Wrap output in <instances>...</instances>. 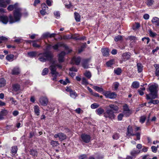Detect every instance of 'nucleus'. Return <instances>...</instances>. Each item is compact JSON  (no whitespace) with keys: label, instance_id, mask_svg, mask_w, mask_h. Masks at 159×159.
Returning a JSON list of instances; mask_svg holds the SVG:
<instances>
[{"label":"nucleus","instance_id":"nucleus-19","mask_svg":"<svg viewBox=\"0 0 159 159\" xmlns=\"http://www.w3.org/2000/svg\"><path fill=\"white\" fill-rule=\"evenodd\" d=\"M34 111L35 114L38 116L40 114V108L38 105H35L34 107Z\"/></svg>","mask_w":159,"mask_h":159},{"label":"nucleus","instance_id":"nucleus-41","mask_svg":"<svg viewBox=\"0 0 159 159\" xmlns=\"http://www.w3.org/2000/svg\"><path fill=\"white\" fill-rule=\"evenodd\" d=\"M123 114L126 117L129 116L131 114V112L130 110L127 111H123Z\"/></svg>","mask_w":159,"mask_h":159},{"label":"nucleus","instance_id":"nucleus-10","mask_svg":"<svg viewBox=\"0 0 159 159\" xmlns=\"http://www.w3.org/2000/svg\"><path fill=\"white\" fill-rule=\"evenodd\" d=\"M54 137L55 138L59 137V139L61 141L66 139V135L62 133H60L57 134H55L54 135Z\"/></svg>","mask_w":159,"mask_h":159},{"label":"nucleus","instance_id":"nucleus-38","mask_svg":"<svg viewBox=\"0 0 159 159\" xmlns=\"http://www.w3.org/2000/svg\"><path fill=\"white\" fill-rule=\"evenodd\" d=\"M82 84L85 85H87L88 84L87 80L85 78L83 77L82 78Z\"/></svg>","mask_w":159,"mask_h":159},{"label":"nucleus","instance_id":"nucleus-55","mask_svg":"<svg viewBox=\"0 0 159 159\" xmlns=\"http://www.w3.org/2000/svg\"><path fill=\"white\" fill-rule=\"evenodd\" d=\"M7 6V5L3 2V0H0V7H6Z\"/></svg>","mask_w":159,"mask_h":159},{"label":"nucleus","instance_id":"nucleus-40","mask_svg":"<svg viewBox=\"0 0 159 159\" xmlns=\"http://www.w3.org/2000/svg\"><path fill=\"white\" fill-rule=\"evenodd\" d=\"M99 106V105L96 103H94L92 104L91 105V107L92 109H94L98 108Z\"/></svg>","mask_w":159,"mask_h":159},{"label":"nucleus","instance_id":"nucleus-21","mask_svg":"<svg viewBox=\"0 0 159 159\" xmlns=\"http://www.w3.org/2000/svg\"><path fill=\"white\" fill-rule=\"evenodd\" d=\"M20 73V70L18 67H15L12 70L11 74L12 75H18Z\"/></svg>","mask_w":159,"mask_h":159},{"label":"nucleus","instance_id":"nucleus-63","mask_svg":"<svg viewBox=\"0 0 159 159\" xmlns=\"http://www.w3.org/2000/svg\"><path fill=\"white\" fill-rule=\"evenodd\" d=\"M32 45L33 47L35 48H39L40 47V45L37 44L35 41H33Z\"/></svg>","mask_w":159,"mask_h":159},{"label":"nucleus","instance_id":"nucleus-6","mask_svg":"<svg viewBox=\"0 0 159 159\" xmlns=\"http://www.w3.org/2000/svg\"><path fill=\"white\" fill-rule=\"evenodd\" d=\"M81 140L86 143H89L91 138L90 135L85 134H81Z\"/></svg>","mask_w":159,"mask_h":159},{"label":"nucleus","instance_id":"nucleus-60","mask_svg":"<svg viewBox=\"0 0 159 159\" xmlns=\"http://www.w3.org/2000/svg\"><path fill=\"white\" fill-rule=\"evenodd\" d=\"M123 111H127L128 110H130L127 104H125L123 106Z\"/></svg>","mask_w":159,"mask_h":159},{"label":"nucleus","instance_id":"nucleus-3","mask_svg":"<svg viewBox=\"0 0 159 159\" xmlns=\"http://www.w3.org/2000/svg\"><path fill=\"white\" fill-rule=\"evenodd\" d=\"M39 59L41 62H45L46 61H49L52 63L55 62L56 64L55 61L52 60L53 57V54L50 52H46L43 53H39Z\"/></svg>","mask_w":159,"mask_h":159},{"label":"nucleus","instance_id":"nucleus-24","mask_svg":"<svg viewBox=\"0 0 159 159\" xmlns=\"http://www.w3.org/2000/svg\"><path fill=\"white\" fill-rule=\"evenodd\" d=\"M140 27V24L138 22L135 23L133 25L132 29L134 30H138Z\"/></svg>","mask_w":159,"mask_h":159},{"label":"nucleus","instance_id":"nucleus-36","mask_svg":"<svg viewBox=\"0 0 159 159\" xmlns=\"http://www.w3.org/2000/svg\"><path fill=\"white\" fill-rule=\"evenodd\" d=\"M115 63V61L114 59H111L106 63V65L108 66H111Z\"/></svg>","mask_w":159,"mask_h":159},{"label":"nucleus","instance_id":"nucleus-14","mask_svg":"<svg viewBox=\"0 0 159 159\" xmlns=\"http://www.w3.org/2000/svg\"><path fill=\"white\" fill-rule=\"evenodd\" d=\"M133 133V129L132 127L131 126H129L127 128V131L126 133V135L130 136H134Z\"/></svg>","mask_w":159,"mask_h":159},{"label":"nucleus","instance_id":"nucleus-49","mask_svg":"<svg viewBox=\"0 0 159 159\" xmlns=\"http://www.w3.org/2000/svg\"><path fill=\"white\" fill-rule=\"evenodd\" d=\"M158 20L159 18L158 17H155L153 18L152 20V21L153 23H154L156 25Z\"/></svg>","mask_w":159,"mask_h":159},{"label":"nucleus","instance_id":"nucleus-45","mask_svg":"<svg viewBox=\"0 0 159 159\" xmlns=\"http://www.w3.org/2000/svg\"><path fill=\"white\" fill-rule=\"evenodd\" d=\"M28 54L30 57H33L35 56L36 55V52H28Z\"/></svg>","mask_w":159,"mask_h":159},{"label":"nucleus","instance_id":"nucleus-57","mask_svg":"<svg viewBox=\"0 0 159 159\" xmlns=\"http://www.w3.org/2000/svg\"><path fill=\"white\" fill-rule=\"evenodd\" d=\"M48 37H49V33H46L43 34L41 39Z\"/></svg>","mask_w":159,"mask_h":159},{"label":"nucleus","instance_id":"nucleus-56","mask_svg":"<svg viewBox=\"0 0 159 159\" xmlns=\"http://www.w3.org/2000/svg\"><path fill=\"white\" fill-rule=\"evenodd\" d=\"M10 100L11 101V103L15 105H16L17 102L16 100H15L13 98H11Z\"/></svg>","mask_w":159,"mask_h":159},{"label":"nucleus","instance_id":"nucleus-47","mask_svg":"<svg viewBox=\"0 0 159 159\" xmlns=\"http://www.w3.org/2000/svg\"><path fill=\"white\" fill-rule=\"evenodd\" d=\"M146 119V117L145 116H143L140 117L139 121L141 123H143Z\"/></svg>","mask_w":159,"mask_h":159},{"label":"nucleus","instance_id":"nucleus-29","mask_svg":"<svg viewBox=\"0 0 159 159\" xmlns=\"http://www.w3.org/2000/svg\"><path fill=\"white\" fill-rule=\"evenodd\" d=\"M17 149L18 148L16 146H14L12 147L11 153L12 155H15L17 153Z\"/></svg>","mask_w":159,"mask_h":159},{"label":"nucleus","instance_id":"nucleus-17","mask_svg":"<svg viewBox=\"0 0 159 159\" xmlns=\"http://www.w3.org/2000/svg\"><path fill=\"white\" fill-rule=\"evenodd\" d=\"M122 59L125 61L129 59L130 57V53L125 52L122 55Z\"/></svg>","mask_w":159,"mask_h":159},{"label":"nucleus","instance_id":"nucleus-15","mask_svg":"<svg viewBox=\"0 0 159 159\" xmlns=\"http://www.w3.org/2000/svg\"><path fill=\"white\" fill-rule=\"evenodd\" d=\"M66 55L65 52H62L58 55V61L60 62H61L64 61V57Z\"/></svg>","mask_w":159,"mask_h":159},{"label":"nucleus","instance_id":"nucleus-39","mask_svg":"<svg viewBox=\"0 0 159 159\" xmlns=\"http://www.w3.org/2000/svg\"><path fill=\"white\" fill-rule=\"evenodd\" d=\"M51 144L54 147L57 146L59 144L58 141L53 140L51 141Z\"/></svg>","mask_w":159,"mask_h":159},{"label":"nucleus","instance_id":"nucleus-16","mask_svg":"<svg viewBox=\"0 0 159 159\" xmlns=\"http://www.w3.org/2000/svg\"><path fill=\"white\" fill-rule=\"evenodd\" d=\"M90 60V58L86 59H83L82 61V65L85 68H87L88 67V62Z\"/></svg>","mask_w":159,"mask_h":159},{"label":"nucleus","instance_id":"nucleus-42","mask_svg":"<svg viewBox=\"0 0 159 159\" xmlns=\"http://www.w3.org/2000/svg\"><path fill=\"white\" fill-rule=\"evenodd\" d=\"M8 111L7 110H3L1 111L0 113L3 116H6L8 113Z\"/></svg>","mask_w":159,"mask_h":159},{"label":"nucleus","instance_id":"nucleus-35","mask_svg":"<svg viewBox=\"0 0 159 159\" xmlns=\"http://www.w3.org/2000/svg\"><path fill=\"white\" fill-rule=\"evenodd\" d=\"M6 84V81L3 78L0 79V87L4 86Z\"/></svg>","mask_w":159,"mask_h":159},{"label":"nucleus","instance_id":"nucleus-13","mask_svg":"<svg viewBox=\"0 0 159 159\" xmlns=\"http://www.w3.org/2000/svg\"><path fill=\"white\" fill-rule=\"evenodd\" d=\"M81 61V58L80 57H74L72 59V62L76 65H79Z\"/></svg>","mask_w":159,"mask_h":159},{"label":"nucleus","instance_id":"nucleus-9","mask_svg":"<svg viewBox=\"0 0 159 159\" xmlns=\"http://www.w3.org/2000/svg\"><path fill=\"white\" fill-rule=\"evenodd\" d=\"M42 10L40 11L41 15L43 16L45 15L48 12V7L45 3H43L41 5Z\"/></svg>","mask_w":159,"mask_h":159},{"label":"nucleus","instance_id":"nucleus-53","mask_svg":"<svg viewBox=\"0 0 159 159\" xmlns=\"http://www.w3.org/2000/svg\"><path fill=\"white\" fill-rule=\"evenodd\" d=\"M122 37L121 36L118 35L115 37L114 39L115 41L117 42L121 40L122 39Z\"/></svg>","mask_w":159,"mask_h":159},{"label":"nucleus","instance_id":"nucleus-4","mask_svg":"<svg viewBox=\"0 0 159 159\" xmlns=\"http://www.w3.org/2000/svg\"><path fill=\"white\" fill-rule=\"evenodd\" d=\"M58 66L60 68H61L62 66L61 65L55 64L54 62L49 67V69L51 71V73L52 75L53 78H52V80L53 81H56V77L58 75V73L56 71V67Z\"/></svg>","mask_w":159,"mask_h":159},{"label":"nucleus","instance_id":"nucleus-54","mask_svg":"<svg viewBox=\"0 0 159 159\" xmlns=\"http://www.w3.org/2000/svg\"><path fill=\"white\" fill-rule=\"evenodd\" d=\"M134 135H135L137 137V139H135V140H139L140 139V133L139 132L137 133L136 134H134Z\"/></svg>","mask_w":159,"mask_h":159},{"label":"nucleus","instance_id":"nucleus-58","mask_svg":"<svg viewBox=\"0 0 159 159\" xmlns=\"http://www.w3.org/2000/svg\"><path fill=\"white\" fill-rule=\"evenodd\" d=\"M54 15L56 17V18L58 19L60 17V14L59 12L58 11H56L54 12Z\"/></svg>","mask_w":159,"mask_h":159},{"label":"nucleus","instance_id":"nucleus-44","mask_svg":"<svg viewBox=\"0 0 159 159\" xmlns=\"http://www.w3.org/2000/svg\"><path fill=\"white\" fill-rule=\"evenodd\" d=\"M154 0H148L147 2V4L148 6H151L153 4Z\"/></svg>","mask_w":159,"mask_h":159},{"label":"nucleus","instance_id":"nucleus-52","mask_svg":"<svg viewBox=\"0 0 159 159\" xmlns=\"http://www.w3.org/2000/svg\"><path fill=\"white\" fill-rule=\"evenodd\" d=\"M70 95L72 98H75L77 96L76 92H73V91H72V92L70 93Z\"/></svg>","mask_w":159,"mask_h":159},{"label":"nucleus","instance_id":"nucleus-61","mask_svg":"<svg viewBox=\"0 0 159 159\" xmlns=\"http://www.w3.org/2000/svg\"><path fill=\"white\" fill-rule=\"evenodd\" d=\"M124 115L123 113L120 114L118 116L117 118L119 120H121Z\"/></svg>","mask_w":159,"mask_h":159},{"label":"nucleus","instance_id":"nucleus-26","mask_svg":"<svg viewBox=\"0 0 159 159\" xmlns=\"http://www.w3.org/2000/svg\"><path fill=\"white\" fill-rule=\"evenodd\" d=\"M63 2L65 5L66 7L67 8H70L71 6V4L69 0H63Z\"/></svg>","mask_w":159,"mask_h":159},{"label":"nucleus","instance_id":"nucleus-28","mask_svg":"<svg viewBox=\"0 0 159 159\" xmlns=\"http://www.w3.org/2000/svg\"><path fill=\"white\" fill-rule=\"evenodd\" d=\"M30 154L33 157H37L38 155V152L37 151L34 149H31L30 150Z\"/></svg>","mask_w":159,"mask_h":159},{"label":"nucleus","instance_id":"nucleus-51","mask_svg":"<svg viewBox=\"0 0 159 159\" xmlns=\"http://www.w3.org/2000/svg\"><path fill=\"white\" fill-rule=\"evenodd\" d=\"M149 33L150 35L153 37H154L156 36L157 35L156 33L152 32L151 30L149 31Z\"/></svg>","mask_w":159,"mask_h":159},{"label":"nucleus","instance_id":"nucleus-33","mask_svg":"<svg viewBox=\"0 0 159 159\" xmlns=\"http://www.w3.org/2000/svg\"><path fill=\"white\" fill-rule=\"evenodd\" d=\"M75 18L76 21L77 22H79L80 21V16L77 12L74 13Z\"/></svg>","mask_w":159,"mask_h":159},{"label":"nucleus","instance_id":"nucleus-11","mask_svg":"<svg viewBox=\"0 0 159 159\" xmlns=\"http://www.w3.org/2000/svg\"><path fill=\"white\" fill-rule=\"evenodd\" d=\"M39 102L40 104L43 106H46L48 104V100L47 98L45 97H41L39 99Z\"/></svg>","mask_w":159,"mask_h":159},{"label":"nucleus","instance_id":"nucleus-43","mask_svg":"<svg viewBox=\"0 0 159 159\" xmlns=\"http://www.w3.org/2000/svg\"><path fill=\"white\" fill-rule=\"evenodd\" d=\"M84 75L88 79L90 78L91 77V74L89 71H87L84 73Z\"/></svg>","mask_w":159,"mask_h":159},{"label":"nucleus","instance_id":"nucleus-31","mask_svg":"<svg viewBox=\"0 0 159 159\" xmlns=\"http://www.w3.org/2000/svg\"><path fill=\"white\" fill-rule=\"evenodd\" d=\"M137 66L138 72H141L143 70V66L141 63H139L137 64Z\"/></svg>","mask_w":159,"mask_h":159},{"label":"nucleus","instance_id":"nucleus-30","mask_svg":"<svg viewBox=\"0 0 159 159\" xmlns=\"http://www.w3.org/2000/svg\"><path fill=\"white\" fill-rule=\"evenodd\" d=\"M14 56L12 54H10L7 56L6 57V59L7 60L9 61H13Z\"/></svg>","mask_w":159,"mask_h":159},{"label":"nucleus","instance_id":"nucleus-12","mask_svg":"<svg viewBox=\"0 0 159 159\" xmlns=\"http://www.w3.org/2000/svg\"><path fill=\"white\" fill-rule=\"evenodd\" d=\"M9 21L8 17L5 15L0 16V22L4 24H7Z\"/></svg>","mask_w":159,"mask_h":159},{"label":"nucleus","instance_id":"nucleus-50","mask_svg":"<svg viewBox=\"0 0 159 159\" xmlns=\"http://www.w3.org/2000/svg\"><path fill=\"white\" fill-rule=\"evenodd\" d=\"M48 72V69L47 68H45L43 70L42 72V75H45L47 74Z\"/></svg>","mask_w":159,"mask_h":159},{"label":"nucleus","instance_id":"nucleus-37","mask_svg":"<svg viewBox=\"0 0 159 159\" xmlns=\"http://www.w3.org/2000/svg\"><path fill=\"white\" fill-rule=\"evenodd\" d=\"M109 107L111 109L113 110L116 111L118 110V107L116 105L110 104L109 105Z\"/></svg>","mask_w":159,"mask_h":159},{"label":"nucleus","instance_id":"nucleus-23","mask_svg":"<svg viewBox=\"0 0 159 159\" xmlns=\"http://www.w3.org/2000/svg\"><path fill=\"white\" fill-rule=\"evenodd\" d=\"M104 110L101 107L99 108L96 110V113L99 115H102L104 112Z\"/></svg>","mask_w":159,"mask_h":159},{"label":"nucleus","instance_id":"nucleus-59","mask_svg":"<svg viewBox=\"0 0 159 159\" xmlns=\"http://www.w3.org/2000/svg\"><path fill=\"white\" fill-rule=\"evenodd\" d=\"M119 137V134H118L116 133L115 134L112 136L113 138L114 139H117Z\"/></svg>","mask_w":159,"mask_h":159},{"label":"nucleus","instance_id":"nucleus-8","mask_svg":"<svg viewBox=\"0 0 159 159\" xmlns=\"http://www.w3.org/2000/svg\"><path fill=\"white\" fill-rule=\"evenodd\" d=\"M61 46H63L64 47L66 50H68V52H70L71 51V50L69 49L68 47L67 46L61 43H58L52 46V47L54 49L57 50L58 47Z\"/></svg>","mask_w":159,"mask_h":159},{"label":"nucleus","instance_id":"nucleus-20","mask_svg":"<svg viewBox=\"0 0 159 159\" xmlns=\"http://www.w3.org/2000/svg\"><path fill=\"white\" fill-rule=\"evenodd\" d=\"M101 51L104 56L107 57L108 56L109 53L108 49L107 48H102Z\"/></svg>","mask_w":159,"mask_h":159},{"label":"nucleus","instance_id":"nucleus-64","mask_svg":"<svg viewBox=\"0 0 159 159\" xmlns=\"http://www.w3.org/2000/svg\"><path fill=\"white\" fill-rule=\"evenodd\" d=\"M79 159H87V157L86 155H83L80 157Z\"/></svg>","mask_w":159,"mask_h":159},{"label":"nucleus","instance_id":"nucleus-7","mask_svg":"<svg viewBox=\"0 0 159 159\" xmlns=\"http://www.w3.org/2000/svg\"><path fill=\"white\" fill-rule=\"evenodd\" d=\"M103 94L106 98L110 99L115 98L117 96L116 94L114 92H111L109 91H106L103 93Z\"/></svg>","mask_w":159,"mask_h":159},{"label":"nucleus","instance_id":"nucleus-1","mask_svg":"<svg viewBox=\"0 0 159 159\" xmlns=\"http://www.w3.org/2000/svg\"><path fill=\"white\" fill-rule=\"evenodd\" d=\"M7 9L10 11L14 10L13 13L14 18L11 15H10L8 16L10 23L12 24L20 20L22 16L21 9L19 7L17 3L9 5Z\"/></svg>","mask_w":159,"mask_h":159},{"label":"nucleus","instance_id":"nucleus-22","mask_svg":"<svg viewBox=\"0 0 159 159\" xmlns=\"http://www.w3.org/2000/svg\"><path fill=\"white\" fill-rule=\"evenodd\" d=\"M139 85V83L137 81L134 82L131 85V87L133 89H137L138 88Z\"/></svg>","mask_w":159,"mask_h":159},{"label":"nucleus","instance_id":"nucleus-48","mask_svg":"<svg viewBox=\"0 0 159 159\" xmlns=\"http://www.w3.org/2000/svg\"><path fill=\"white\" fill-rule=\"evenodd\" d=\"M142 40L144 42H146L147 44H148L150 41V39L148 37H144L142 39Z\"/></svg>","mask_w":159,"mask_h":159},{"label":"nucleus","instance_id":"nucleus-2","mask_svg":"<svg viewBox=\"0 0 159 159\" xmlns=\"http://www.w3.org/2000/svg\"><path fill=\"white\" fill-rule=\"evenodd\" d=\"M158 86L156 84H152L148 86V90L150 93L149 94H147L146 99H150L151 96L152 99H155L157 98V92Z\"/></svg>","mask_w":159,"mask_h":159},{"label":"nucleus","instance_id":"nucleus-27","mask_svg":"<svg viewBox=\"0 0 159 159\" xmlns=\"http://www.w3.org/2000/svg\"><path fill=\"white\" fill-rule=\"evenodd\" d=\"M156 69L155 75L157 76H159V65L155 64L154 65Z\"/></svg>","mask_w":159,"mask_h":159},{"label":"nucleus","instance_id":"nucleus-5","mask_svg":"<svg viewBox=\"0 0 159 159\" xmlns=\"http://www.w3.org/2000/svg\"><path fill=\"white\" fill-rule=\"evenodd\" d=\"M104 116L106 118H109L111 119H113L115 117L114 112L111 109H108L106 112L104 113Z\"/></svg>","mask_w":159,"mask_h":159},{"label":"nucleus","instance_id":"nucleus-32","mask_svg":"<svg viewBox=\"0 0 159 159\" xmlns=\"http://www.w3.org/2000/svg\"><path fill=\"white\" fill-rule=\"evenodd\" d=\"M152 99L149 102H148V104H150L151 103H152L154 104H157L159 103V101L158 100H152V98L150 99Z\"/></svg>","mask_w":159,"mask_h":159},{"label":"nucleus","instance_id":"nucleus-25","mask_svg":"<svg viewBox=\"0 0 159 159\" xmlns=\"http://www.w3.org/2000/svg\"><path fill=\"white\" fill-rule=\"evenodd\" d=\"M114 72L116 75H120L122 73V70L120 68H117L114 69Z\"/></svg>","mask_w":159,"mask_h":159},{"label":"nucleus","instance_id":"nucleus-46","mask_svg":"<svg viewBox=\"0 0 159 159\" xmlns=\"http://www.w3.org/2000/svg\"><path fill=\"white\" fill-rule=\"evenodd\" d=\"M140 151L139 150H133L131 152V154L132 155L134 156L136 154H138L140 152Z\"/></svg>","mask_w":159,"mask_h":159},{"label":"nucleus","instance_id":"nucleus-18","mask_svg":"<svg viewBox=\"0 0 159 159\" xmlns=\"http://www.w3.org/2000/svg\"><path fill=\"white\" fill-rule=\"evenodd\" d=\"M20 85L16 84L12 85V90L15 92H19L20 90Z\"/></svg>","mask_w":159,"mask_h":159},{"label":"nucleus","instance_id":"nucleus-34","mask_svg":"<svg viewBox=\"0 0 159 159\" xmlns=\"http://www.w3.org/2000/svg\"><path fill=\"white\" fill-rule=\"evenodd\" d=\"M93 88L98 92H102L103 91V89L102 88L99 87L97 86H94Z\"/></svg>","mask_w":159,"mask_h":159},{"label":"nucleus","instance_id":"nucleus-62","mask_svg":"<svg viewBox=\"0 0 159 159\" xmlns=\"http://www.w3.org/2000/svg\"><path fill=\"white\" fill-rule=\"evenodd\" d=\"M113 86L115 90H117L119 86V84L117 82H115L113 84Z\"/></svg>","mask_w":159,"mask_h":159}]
</instances>
